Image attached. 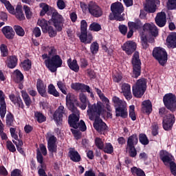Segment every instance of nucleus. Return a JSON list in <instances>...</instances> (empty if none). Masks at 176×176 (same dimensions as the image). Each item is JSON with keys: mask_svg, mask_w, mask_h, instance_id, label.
Instances as JSON below:
<instances>
[{"mask_svg": "<svg viewBox=\"0 0 176 176\" xmlns=\"http://www.w3.org/2000/svg\"><path fill=\"white\" fill-rule=\"evenodd\" d=\"M87 113L90 120H94L95 119L94 127L96 131L101 134L102 131H105L107 127V124L100 118V116H102L103 119H108V118H112V113H107L105 111L102 107V103L99 102L97 104H89Z\"/></svg>", "mask_w": 176, "mask_h": 176, "instance_id": "nucleus-1", "label": "nucleus"}, {"mask_svg": "<svg viewBox=\"0 0 176 176\" xmlns=\"http://www.w3.org/2000/svg\"><path fill=\"white\" fill-rule=\"evenodd\" d=\"M72 98H74V94H68L66 96V105L69 111L73 112V114L69 116V124L70 127H73V129H79L80 131H86L87 127L86 126L85 121L81 120L80 122L78 123V122H79L80 113L79 110L75 107L74 102H72Z\"/></svg>", "mask_w": 176, "mask_h": 176, "instance_id": "nucleus-2", "label": "nucleus"}, {"mask_svg": "<svg viewBox=\"0 0 176 176\" xmlns=\"http://www.w3.org/2000/svg\"><path fill=\"white\" fill-rule=\"evenodd\" d=\"M40 8H42L40 12L41 16H45V14H46L49 10L52 12V21L54 26L57 31H61L63 30V25H64V18H63V16L60 15L59 13L54 10V8L50 7L49 5L45 3H41Z\"/></svg>", "mask_w": 176, "mask_h": 176, "instance_id": "nucleus-3", "label": "nucleus"}, {"mask_svg": "<svg viewBox=\"0 0 176 176\" xmlns=\"http://www.w3.org/2000/svg\"><path fill=\"white\" fill-rule=\"evenodd\" d=\"M111 13L109 16V20H117V21H124V14L122 15V13L124 12V8L123 4L120 2H116L111 4Z\"/></svg>", "mask_w": 176, "mask_h": 176, "instance_id": "nucleus-4", "label": "nucleus"}, {"mask_svg": "<svg viewBox=\"0 0 176 176\" xmlns=\"http://www.w3.org/2000/svg\"><path fill=\"white\" fill-rule=\"evenodd\" d=\"M80 8L85 13L88 10L89 13L94 17H101L102 16V9L94 1H90L88 5L81 3Z\"/></svg>", "mask_w": 176, "mask_h": 176, "instance_id": "nucleus-5", "label": "nucleus"}, {"mask_svg": "<svg viewBox=\"0 0 176 176\" xmlns=\"http://www.w3.org/2000/svg\"><path fill=\"white\" fill-rule=\"evenodd\" d=\"M45 67L50 69L51 72H56L58 68L63 65V60L58 55H55L48 58L45 60Z\"/></svg>", "mask_w": 176, "mask_h": 176, "instance_id": "nucleus-6", "label": "nucleus"}, {"mask_svg": "<svg viewBox=\"0 0 176 176\" xmlns=\"http://www.w3.org/2000/svg\"><path fill=\"white\" fill-rule=\"evenodd\" d=\"M146 90V80L144 78L139 79L132 87L133 94L136 98H141Z\"/></svg>", "mask_w": 176, "mask_h": 176, "instance_id": "nucleus-7", "label": "nucleus"}, {"mask_svg": "<svg viewBox=\"0 0 176 176\" xmlns=\"http://www.w3.org/2000/svg\"><path fill=\"white\" fill-rule=\"evenodd\" d=\"M4 2V5L6 9L8 10L9 13H10L11 14H14L16 19L20 21L25 20V16H24V13H23L21 6H17L14 10V7H13V6L10 4V2H9V1H5Z\"/></svg>", "mask_w": 176, "mask_h": 176, "instance_id": "nucleus-8", "label": "nucleus"}, {"mask_svg": "<svg viewBox=\"0 0 176 176\" xmlns=\"http://www.w3.org/2000/svg\"><path fill=\"white\" fill-rule=\"evenodd\" d=\"M153 58L157 60L160 65H164L167 63V52L160 47L154 48L153 51Z\"/></svg>", "mask_w": 176, "mask_h": 176, "instance_id": "nucleus-9", "label": "nucleus"}, {"mask_svg": "<svg viewBox=\"0 0 176 176\" xmlns=\"http://www.w3.org/2000/svg\"><path fill=\"white\" fill-rule=\"evenodd\" d=\"M133 78H138L141 75V60H140V53L135 52L132 58Z\"/></svg>", "mask_w": 176, "mask_h": 176, "instance_id": "nucleus-10", "label": "nucleus"}, {"mask_svg": "<svg viewBox=\"0 0 176 176\" xmlns=\"http://www.w3.org/2000/svg\"><path fill=\"white\" fill-rule=\"evenodd\" d=\"M165 107L170 111H175L176 98L173 94H167L164 96L163 99Z\"/></svg>", "mask_w": 176, "mask_h": 176, "instance_id": "nucleus-11", "label": "nucleus"}, {"mask_svg": "<svg viewBox=\"0 0 176 176\" xmlns=\"http://www.w3.org/2000/svg\"><path fill=\"white\" fill-rule=\"evenodd\" d=\"M46 138L47 141V148L48 151L52 153L57 152V138L53 135L50 133H47L46 135Z\"/></svg>", "mask_w": 176, "mask_h": 176, "instance_id": "nucleus-12", "label": "nucleus"}, {"mask_svg": "<svg viewBox=\"0 0 176 176\" xmlns=\"http://www.w3.org/2000/svg\"><path fill=\"white\" fill-rule=\"evenodd\" d=\"M122 49L128 54V56H130L135 52L137 49V43L133 41H128L122 45Z\"/></svg>", "mask_w": 176, "mask_h": 176, "instance_id": "nucleus-13", "label": "nucleus"}, {"mask_svg": "<svg viewBox=\"0 0 176 176\" xmlns=\"http://www.w3.org/2000/svg\"><path fill=\"white\" fill-rule=\"evenodd\" d=\"M175 122V117L173 114H167L163 120V127L164 130H171L173 124Z\"/></svg>", "mask_w": 176, "mask_h": 176, "instance_id": "nucleus-14", "label": "nucleus"}, {"mask_svg": "<svg viewBox=\"0 0 176 176\" xmlns=\"http://www.w3.org/2000/svg\"><path fill=\"white\" fill-rule=\"evenodd\" d=\"M143 31L151 34L153 36H157L159 35V30L156 25L153 23H145L143 25Z\"/></svg>", "mask_w": 176, "mask_h": 176, "instance_id": "nucleus-15", "label": "nucleus"}, {"mask_svg": "<svg viewBox=\"0 0 176 176\" xmlns=\"http://www.w3.org/2000/svg\"><path fill=\"white\" fill-rule=\"evenodd\" d=\"M146 4L144 6V10L149 13H155L156 12V5L160 3V0H146Z\"/></svg>", "mask_w": 176, "mask_h": 176, "instance_id": "nucleus-16", "label": "nucleus"}, {"mask_svg": "<svg viewBox=\"0 0 176 176\" xmlns=\"http://www.w3.org/2000/svg\"><path fill=\"white\" fill-rule=\"evenodd\" d=\"M121 93H122L123 96L128 101L130 100L131 98H133V96L131 95V86H130V84H122Z\"/></svg>", "mask_w": 176, "mask_h": 176, "instance_id": "nucleus-17", "label": "nucleus"}, {"mask_svg": "<svg viewBox=\"0 0 176 176\" xmlns=\"http://www.w3.org/2000/svg\"><path fill=\"white\" fill-rule=\"evenodd\" d=\"M6 115V102H5V94L0 90V116L1 119Z\"/></svg>", "mask_w": 176, "mask_h": 176, "instance_id": "nucleus-18", "label": "nucleus"}, {"mask_svg": "<svg viewBox=\"0 0 176 176\" xmlns=\"http://www.w3.org/2000/svg\"><path fill=\"white\" fill-rule=\"evenodd\" d=\"M65 113V110H64V106H59L57 110L54 113V120L60 124L63 122V116Z\"/></svg>", "mask_w": 176, "mask_h": 176, "instance_id": "nucleus-19", "label": "nucleus"}, {"mask_svg": "<svg viewBox=\"0 0 176 176\" xmlns=\"http://www.w3.org/2000/svg\"><path fill=\"white\" fill-rule=\"evenodd\" d=\"M166 16L165 12H159L157 13L155 17V23L158 27H164L166 23Z\"/></svg>", "mask_w": 176, "mask_h": 176, "instance_id": "nucleus-20", "label": "nucleus"}, {"mask_svg": "<svg viewBox=\"0 0 176 176\" xmlns=\"http://www.w3.org/2000/svg\"><path fill=\"white\" fill-rule=\"evenodd\" d=\"M79 38L82 43H91L93 41V34L87 32H83L80 34Z\"/></svg>", "mask_w": 176, "mask_h": 176, "instance_id": "nucleus-21", "label": "nucleus"}, {"mask_svg": "<svg viewBox=\"0 0 176 176\" xmlns=\"http://www.w3.org/2000/svg\"><path fill=\"white\" fill-rule=\"evenodd\" d=\"M36 89H37V91L38 92V94L41 97H46V96H47L46 85H45V83H43V81H42V80H37Z\"/></svg>", "mask_w": 176, "mask_h": 176, "instance_id": "nucleus-22", "label": "nucleus"}, {"mask_svg": "<svg viewBox=\"0 0 176 176\" xmlns=\"http://www.w3.org/2000/svg\"><path fill=\"white\" fill-rule=\"evenodd\" d=\"M129 113H127V104L116 108V116H120V118L126 119Z\"/></svg>", "mask_w": 176, "mask_h": 176, "instance_id": "nucleus-23", "label": "nucleus"}, {"mask_svg": "<svg viewBox=\"0 0 176 176\" xmlns=\"http://www.w3.org/2000/svg\"><path fill=\"white\" fill-rule=\"evenodd\" d=\"M1 31L7 39H13L14 38L15 33L13 28L6 26L2 28Z\"/></svg>", "mask_w": 176, "mask_h": 176, "instance_id": "nucleus-24", "label": "nucleus"}, {"mask_svg": "<svg viewBox=\"0 0 176 176\" xmlns=\"http://www.w3.org/2000/svg\"><path fill=\"white\" fill-rule=\"evenodd\" d=\"M160 159L162 160L165 166H167L168 163L171 164L173 155L167 151H162L160 152Z\"/></svg>", "mask_w": 176, "mask_h": 176, "instance_id": "nucleus-25", "label": "nucleus"}, {"mask_svg": "<svg viewBox=\"0 0 176 176\" xmlns=\"http://www.w3.org/2000/svg\"><path fill=\"white\" fill-rule=\"evenodd\" d=\"M79 100L80 101L81 103H76L77 107H79V108H80L82 110L86 109L87 107V102H89V101L87 100V97L86 96V95H85V94H80L79 95Z\"/></svg>", "mask_w": 176, "mask_h": 176, "instance_id": "nucleus-26", "label": "nucleus"}, {"mask_svg": "<svg viewBox=\"0 0 176 176\" xmlns=\"http://www.w3.org/2000/svg\"><path fill=\"white\" fill-rule=\"evenodd\" d=\"M69 157L72 160V162H75L76 163L80 162L82 160L80 155H79V153H78L75 148H69Z\"/></svg>", "mask_w": 176, "mask_h": 176, "instance_id": "nucleus-27", "label": "nucleus"}, {"mask_svg": "<svg viewBox=\"0 0 176 176\" xmlns=\"http://www.w3.org/2000/svg\"><path fill=\"white\" fill-rule=\"evenodd\" d=\"M10 101L14 104L16 107H19V108H24V103H23V100L20 97H16L14 94H11L9 96Z\"/></svg>", "mask_w": 176, "mask_h": 176, "instance_id": "nucleus-28", "label": "nucleus"}, {"mask_svg": "<svg viewBox=\"0 0 176 176\" xmlns=\"http://www.w3.org/2000/svg\"><path fill=\"white\" fill-rule=\"evenodd\" d=\"M17 57L14 56H8L6 60V64L8 68L12 69L17 65Z\"/></svg>", "mask_w": 176, "mask_h": 176, "instance_id": "nucleus-29", "label": "nucleus"}, {"mask_svg": "<svg viewBox=\"0 0 176 176\" xmlns=\"http://www.w3.org/2000/svg\"><path fill=\"white\" fill-rule=\"evenodd\" d=\"M168 47H176V33H172L166 38Z\"/></svg>", "mask_w": 176, "mask_h": 176, "instance_id": "nucleus-30", "label": "nucleus"}, {"mask_svg": "<svg viewBox=\"0 0 176 176\" xmlns=\"http://www.w3.org/2000/svg\"><path fill=\"white\" fill-rule=\"evenodd\" d=\"M67 65L72 71H74V72H79V65H78V61L76 60H73L69 58L67 60Z\"/></svg>", "mask_w": 176, "mask_h": 176, "instance_id": "nucleus-31", "label": "nucleus"}, {"mask_svg": "<svg viewBox=\"0 0 176 176\" xmlns=\"http://www.w3.org/2000/svg\"><path fill=\"white\" fill-rule=\"evenodd\" d=\"M138 144V136L133 134L128 138L126 146H135Z\"/></svg>", "mask_w": 176, "mask_h": 176, "instance_id": "nucleus-32", "label": "nucleus"}, {"mask_svg": "<svg viewBox=\"0 0 176 176\" xmlns=\"http://www.w3.org/2000/svg\"><path fill=\"white\" fill-rule=\"evenodd\" d=\"M42 50H43L44 52H48L49 58L53 57V56H57V50H56V48H54V47L53 46H50V47L43 46Z\"/></svg>", "mask_w": 176, "mask_h": 176, "instance_id": "nucleus-33", "label": "nucleus"}, {"mask_svg": "<svg viewBox=\"0 0 176 176\" xmlns=\"http://www.w3.org/2000/svg\"><path fill=\"white\" fill-rule=\"evenodd\" d=\"M112 101H113L114 107L116 108H119L120 107H124L125 105L127 104L126 101L120 100V98H118V96L113 97Z\"/></svg>", "mask_w": 176, "mask_h": 176, "instance_id": "nucleus-34", "label": "nucleus"}, {"mask_svg": "<svg viewBox=\"0 0 176 176\" xmlns=\"http://www.w3.org/2000/svg\"><path fill=\"white\" fill-rule=\"evenodd\" d=\"M57 86L59 89V90L63 93V94H65L67 96L68 94L67 90L68 89L67 88V85L65 84V81L63 80H58L57 82Z\"/></svg>", "mask_w": 176, "mask_h": 176, "instance_id": "nucleus-35", "label": "nucleus"}, {"mask_svg": "<svg viewBox=\"0 0 176 176\" xmlns=\"http://www.w3.org/2000/svg\"><path fill=\"white\" fill-rule=\"evenodd\" d=\"M142 109L146 113H151L152 112V102L149 100H145L142 102Z\"/></svg>", "mask_w": 176, "mask_h": 176, "instance_id": "nucleus-36", "label": "nucleus"}, {"mask_svg": "<svg viewBox=\"0 0 176 176\" xmlns=\"http://www.w3.org/2000/svg\"><path fill=\"white\" fill-rule=\"evenodd\" d=\"M21 93L26 107L29 108V107L32 103V101L31 100V98H30V96H28V94H27L25 91H21Z\"/></svg>", "mask_w": 176, "mask_h": 176, "instance_id": "nucleus-37", "label": "nucleus"}, {"mask_svg": "<svg viewBox=\"0 0 176 176\" xmlns=\"http://www.w3.org/2000/svg\"><path fill=\"white\" fill-rule=\"evenodd\" d=\"M37 24L41 28V30L43 32H44V34L47 33V28L49 27V25H47V21L43 19H38Z\"/></svg>", "mask_w": 176, "mask_h": 176, "instance_id": "nucleus-38", "label": "nucleus"}, {"mask_svg": "<svg viewBox=\"0 0 176 176\" xmlns=\"http://www.w3.org/2000/svg\"><path fill=\"white\" fill-rule=\"evenodd\" d=\"M48 94H51L52 96H54V97H60V93L57 91V89H56V87L53 85V84H50L48 85Z\"/></svg>", "mask_w": 176, "mask_h": 176, "instance_id": "nucleus-39", "label": "nucleus"}, {"mask_svg": "<svg viewBox=\"0 0 176 176\" xmlns=\"http://www.w3.org/2000/svg\"><path fill=\"white\" fill-rule=\"evenodd\" d=\"M128 27L129 30H140L141 27H142V23H141V21L138 22H129L128 23Z\"/></svg>", "mask_w": 176, "mask_h": 176, "instance_id": "nucleus-40", "label": "nucleus"}, {"mask_svg": "<svg viewBox=\"0 0 176 176\" xmlns=\"http://www.w3.org/2000/svg\"><path fill=\"white\" fill-rule=\"evenodd\" d=\"M102 151H103L104 153L111 155V153H113V146H112L111 143H105Z\"/></svg>", "mask_w": 176, "mask_h": 176, "instance_id": "nucleus-41", "label": "nucleus"}, {"mask_svg": "<svg viewBox=\"0 0 176 176\" xmlns=\"http://www.w3.org/2000/svg\"><path fill=\"white\" fill-rule=\"evenodd\" d=\"M34 118L38 123H43V122H46V116L39 111H36L34 113Z\"/></svg>", "mask_w": 176, "mask_h": 176, "instance_id": "nucleus-42", "label": "nucleus"}, {"mask_svg": "<svg viewBox=\"0 0 176 176\" xmlns=\"http://www.w3.org/2000/svg\"><path fill=\"white\" fill-rule=\"evenodd\" d=\"M131 171L133 174V175H137V176H146L145 172L142 170V169L140 168H137L135 166H133L131 168Z\"/></svg>", "mask_w": 176, "mask_h": 176, "instance_id": "nucleus-43", "label": "nucleus"}, {"mask_svg": "<svg viewBox=\"0 0 176 176\" xmlns=\"http://www.w3.org/2000/svg\"><path fill=\"white\" fill-rule=\"evenodd\" d=\"M32 65V63L30 59H26L21 63V68H23L25 71H29V69H31Z\"/></svg>", "mask_w": 176, "mask_h": 176, "instance_id": "nucleus-44", "label": "nucleus"}, {"mask_svg": "<svg viewBox=\"0 0 176 176\" xmlns=\"http://www.w3.org/2000/svg\"><path fill=\"white\" fill-rule=\"evenodd\" d=\"M14 30L18 36H24V35H25V31H24V29L20 25H14Z\"/></svg>", "mask_w": 176, "mask_h": 176, "instance_id": "nucleus-45", "label": "nucleus"}, {"mask_svg": "<svg viewBox=\"0 0 176 176\" xmlns=\"http://www.w3.org/2000/svg\"><path fill=\"white\" fill-rule=\"evenodd\" d=\"M14 75L16 78L15 82H16V83L21 82V80L24 79V76L21 73V72H20L19 70H15L14 72Z\"/></svg>", "mask_w": 176, "mask_h": 176, "instance_id": "nucleus-46", "label": "nucleus"}, {"mask_svg": "<svg viewBox=\"0 0 176 176\" xmlns=\"http://www.w3.org/2000/svg\"><path fill=\"white\" fill-rule=\"evenodd\" d=\"M126 149L129 151V154L131 157H135L137 156V150L135 146H126Z\"/></svg>", "mask_w": 176, "mask_h": 176, "instance_id": "nucleus-47", "label": "nucleus"}, {"mask_svg": "<svg viewBox=\"0 0 176 176\" xmlns=\"http://www.w3.org/2000/svg\"><path fill=\"white\" fill-rule=\"evenodd\" d=\"M89 30L98 32V31H101V25L94 22L89 25Z\"/></svg>", "mask_w": 176, "mask_h": 176, "instance_id": "nucleus-48", "label": "nucleus"}, {"mask_svg": "<svg viewBox=\"0 0 176 176\" xmlns=\"http://www.w3.org/2000/svg\"><path fill=\"white\" fill-rule=\"evenodd\" d=\"M47 32L50 38H54L57 35V31L52 26L47 27Z\"/></svg>", "mask_w": 176, "mask_h": 176, "instance_id": "nucleus-49", "label": "nucleus"}, {"mask_svg": "<svg viewBox=\"0 0 176 176\" xmlns=\"http://www.w3.org/2000/svg\"><path fill=\"white\" fill-rule=\"evenodd\" d=\"M139 141L142 145H148L149 144V140H148V138L145 134L142 133L139 135Z\"/></svg>", "mask_w": 176, "mask_h": 176, "instance_id": "nucleus-50", "label": "nucleus"}, {"mask_svg": "<svg viewBox=\"0 0 176 176\" xmlns=\"http://www.w3.org/2000/svg\"><path fill=\"white\" fill-rule=\"evenodd\" d=\"M37 162L40 163L41 165V168H45V164H43V156L42 155V153H41V151H39V148L37 149Z\"/></svg>", "mask_w": 176, "mask_h": 176, "instance_id": "nucleus-51", "label": "nucleus"}, {"mask_svg": "<svg viewBox=\"0 0 176 176\" xmlns=\"http://www.w3.org/2000/svg\"><path fill=\"white\" fill-rule=\"evenodd\" d=\"M148 42H149L150 43H153V42H155V38H146L144 37H142V45L144 47V49H147L148 47Z\"/></svg>", "mask_w": 176, "mask_h": 176, "instance_id": "nucleus-52", "label": "nucleus"}, {"mask_svg": "<svg viewBox=\"0 0 176 176\" xmlns=\"http://www.w3.org/2000/svg\"><path fill=\"white\" fill-rule=\"evenodd\" d=\"M95 145L98 149L102 150L104 148V142H102V139L100 138H96L95 139Z\"/></svg>", "mask_w": 176, "mask_h": 176, "instance_id": "nucleus-53", "label": "nucleus"}, {"mask_svg": "<svg viewBox=\"0 0 176 176\" xmlns=\"http://www.w3.org/2000/svg\"><path fill=\"white\" fill-rule=\"evenodd\" d=\"M0 50H1V56L3 57L8 56L9 50H8V46H6V45L1 44L0 46Z\"/></svg>", "mask_w": 176, "mask_h": 176, "instance_id": "nucleus-54", "label": "nucleus"}, {"mask_svg": "<svg viewBox=\"0 0 176 176\" xmlns=\"http://www.w3.org/2000/svg\"><path fill=\"white\" fill-rule=\"evenodd\" d=\"M134 109H135V107H134V105H131L129 107V117L133 120H136L137 116L135 115V111Z\"/></svg>", "mask_w": 176, "mask_h": 176, "instance_id": "nucleus-55", "label": "nucleus"}, {"mask_svg": "<svg viewBox=\"0 0 176 176\" xmlns=\"http://www.w3.org/2000/svg\"><path fill=\"white\" fill-rule=\"evenodd\" d=\"M23 9L25 10L26 19H31L32 17V12L31 11V8L28 6H23Z\"/></svg>", "mask_w": 176, "mask_h": 176, "instance_id": "nucleus-56", "label": "nucleus"}, {"mask_svg": "<svg viewBox=\"0 0 176 176\" xmlns=\"http://www.w3.org/2000/svg\"><path fill=\"white\" fill-rule=\"evenodd\" d=\"M167 8L169 10L176 9V0H168Z\"/></svg>", "mask_w": 176, "mask_h": 176, "instance_id": "nucleus-57", "label": "nucleus"}, {"mask_svg": "<svg viewBox=\"0 0 176 176\" xmlns=\"http://www.w3.org/2000/svg\"><path fill=\"white\" fill-rule=\"evenodd\" d=\"M6 146L10 152H16V147L14 144L12 142V141L8 140L6 142Z\"/></svg>", "mask_w": 176, "mask_h": 176, "instance_id": "nucleus-58", "label": "nucleus"}, {"mask_svg": "<svg viewBox=\"0 0 176 176\" xmlns=\"http://www.w3.org/2000/svg\"><path fill=\"white\" fill-rule=\"evenodd\" d=\"M14 121V117L12 114H8L6 117L7 126H13V122Z\"/></svg>", "mask_w": 176, "mask_h": 176, "instance_id": "nucleus-59", "label": "nucleus"}, {"mask_svg": "<svg viewBox=\"0 0 176 176\" xmlns=\"http://www.w3.org/2000/svg\"><path fill=\"white\" fill-rule=\"evenodd\" d=\"M99 45L97 42H94L91 45V52L92 54H96L97 52H98Z\"/></svg>", "mask_w": 176, "mask_h": 176, "instance_id": "nucleus-60", "label": "nucleus"}, {"mask_svg": "<svg viewBox=\"0 0 176 176\" xmlns=\"http://www.w3.org/2000/svg\"><path fill=\"white\" fill-rule=\"evenodd\" d=\"M87 32V22L85 20L80 21V33Z\"/></svg>", "mask_w": 176, "mask_h": 176, "instance_id": "nucleus-61", "label": "nucleus"}, {"mask_svg": "<svg viewBox=\"0 0 176 176\" xmlns=\"http://www.w3.org/2000/svg\"><path fill=\"white\" fill-rule=\"evenodd\" d=\"M82 87V83L79 82H74L72 83L71 87L73 89V90H76V91H80V88Z\"/></svg>", "mask_w": 176, "mask_h": 176, "instance_id": "nucleus-62", "label": "nucleus"}, {"mask_svg": "<svg viewBox=\"0 0 176 176\" xmlns=\"http://www.w3.org/2000/svg\"><path fill=\"white\" fill-rule=\"evenodd\" d=\"M170 171L173 175L176 176V164L174 162H170Z\"/></svg>", "mask_w": 176, "mask_h": 176, "instance_id": "nucleus-63", "label": "nucleus"}, {"mask_svg": "<svg viewBox=\"0 0 176 176\" xmlns=\"http://www.w3.org/2000/svg\"><path fill=\"white\" fill-rule=\"evenodd\" d=\"M21 174L20 169H14L11 172V176H21Z\"/></svg>", "mask_w": 176, "mask_h": 176, "instance_id": "nucleus-64", "label": "nucleus"}]
</instances>
